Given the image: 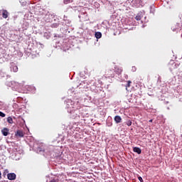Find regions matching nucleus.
<instances>
[{
  "label": "nucleus",
  "instance_id": "nucleus-22",
  "mask_svg": "<svg viewBox=\"0 0 182 182\" xmlns=\"http://www.w3.org/2000/svg\"><path fill=\"white\" fill-rule=\"evenodd\" d=\"M136 0H133V2H136Z\"/></svg>",
  "mask_w": 182,
  "mask_h": 182
},
{
  "label": "nucleus",
  "instance_id": "nucleus-7",
  "mask_svg": "<svg viewBox=\"0 0 182 182\" xmlns=\"http://www.w3.org/2000/svg\"><path fill=\"white\" fill-rule=\"evenodd\" d=\"M11 70H13V72H18V66L15 65V63H11Z\"/></svg>",
  "mask_w": 182,
  "mask_h": 182
},
{
  "label": "nucleus",
  "instance_id": "nucleus-19",
  "mask_svg": "<svg viewBox=\"0 0 182 182\" xmlns=\"http://www.w3.org/2000/svg\"><path fill=\"white\" fill-rule=\"evenodd\" d=\"M108 77H114V73L111 74Z\"/></svg>",
  "mask_w": 182,
  "mask_h": 182
},
{
  "label": "nucleus",
  "instance_id": "nucleus-6",
  "mask_svg": "<svg viewBox=\"0 0 182 182\" xmlns=\"http://www.w3.org/2000/svg\"><path fill=\"white\" fill-rule=\"evenodd\" d=\"M114 120L116 123H122V117L117 115L114 117Z\"/></svg>",
  "mask_w": 182,
  "mask_h": 182
},
{
  "label": "nucleus",
  "instance_id": "nucleus-12",
  "mask_svg": "<svg viewBox=\"0 0 182 182\" xmlns=\"http://www.w3.org/2000/svg\"><path fill=\"white\" fill-rule=\"evenodd\" d=\"M130 85H132V81L128 80V81H127V85H126V87H130Z\"/></svg>",
  "mask_w": 182,
  "mask_h": 182
},
{
  "label": "nucleus",
  "instance_id": "nucleus-5",
  "mask_svg": "<svg viewBox=\"0 0 182 182\" xmlns=\"http://www.w3.org/2000/svg\"><path fill=\"white\" fill-rule=\"evenodd\" d=\"M1 134H3V136H9V129L5 127L3 129H1Z\"/></svg>",
  "mask_w": 182,
  "mask_h": 182
},
{
  "label": "nucleus",
  "instance_id": "nucleus-15",
  "mask_svg": "<svg viewBox=\"0 0 182 182\" xmlns=\"http://www.w3.org/2000/svg\"><path fill=\"white\" fill-rule=\"evenodd\" d=\"M8 173H9V171H8V169H5L4 173H3V175L4 176H6V174H8Z\"/></svg>",
  "mask_w": 182,
  "mask_h": 182
},
{
  "label": "nucleus",
  "instance_id": "nucleus-17",
  "mask_svg": "<svg viewBox=\"0 0 182 182\" xmlns=\"http://www.w3.org/2000/svg\"><path fill=\"white\" fill-rule=\"evenodd\" d=\"M136 70H137V68L135 66H133L132 68V72H136Z\"/></svg>",
  "mask_w": 182,
  "mask_h": 182
},
{
  "label": "nucleus",
  "instance_id": "nucleus-21",
  "mask_svg": "<svg viewBox=\"0 0 182 182\" xmlns=\"http://www.w3.org/2000/svg\"><path fill=\"white\" fill-rule=\"evenodd\" d=\"M0 180H2V173L0 171Z\"/></svg>",
  "mask_w": 182,
  "mask_h": 182
},
{
  "label": "nucleus",
  "instance_id": "nucleus-1",
  "mask_svg": "<svg viewBox=\"0 0 182 182\" xmlns=\"http://www.w3.org/2000/svg\"><path fill=\"white\" fill-rule=\"evenodd\" d=\"M7 178L9 180H16V174H15L14 173H10L7 174Z\"/></svg>",
  "mask_w": 182,
  "mask_h": 182
},
{
  "label": "nucleus",
  "instance_id": "nucleus-20",
  "mask_svg": "<svg viewBox=\"0 0 182 182\" xmlns=\"http://www.w3.org/2000/svg\"><path fill=\"white\" fill-rule=\"evenodd\" d=\"M50 182H58V181L56 179H52Z\"/></svg>",
  "mask_w": 182,
  "mask_h": 182
},
{
  "label": "nucleus",
  "instance_id": "nucleus-2",
  "mask_svg": "<svg viewBox=\"0 0 182 182\" xmlns=\"http://www.w3.org/2000/svg\"><path fill=\"white\" fill-rule=\"evenodd\" d=\"M114 73H116L117 75H122V72H123V69L122 68H118L117 66H115L114 67Z\"/></svg>",
  "mask_w": 182,
  "mask_h": 182
},
{
  "label": "nucleus",
  "instance_id": "nucleus-8",
  "mask_svg": "<svg viewBox=\"0 0 182 182\" xmlns=\"http://www.w3.org/2000/svg\"><path fill=\"white\" fill-rule=\"evenodd\" d=\"M134 153H137V154H141V149L139 147H134Z\"/></svg>",
  "mask_w": 182,
  "mask_h": 182
},
{
  "label": "nucleus",
  "instance_id": "nucleus-10",
  "mask_svg": "<svg viewBox=\"0 0 182 182\" xmlns=\"http://www.w3.org/2000/svg\"><path fill=\"white\" fill-rule=\"evenodd\" d=\"M7 122L9 123V124H12L14 123V119H12V117H9L7 118Z\"/></svg>",
  "mask_w": 182,
  "mask_h": 182
},
{
  "label": "nucleus",
  "instance_id": "nucleus-18",
  "mask_svg": "<svg viewBox=\"0 0 182 182\" xmlns=\"http://www.w3.org/2000/svg\"><path fill=\"white\" fill-rule=\"evenodd\" d=\"M138 179L139 180L140 182H143V178H141V176H139Z\"/></svg>",
  "mask_w": 182,
  "mask_h": 182
},
{
  "label": "nucleus",
  "instance_id": "nucleus-11",
  "mask_svg": "<svg viewBox=\"0 0 182 182\" xmlns=\"http://www.w3.org/2000/svg\"><path fill=\"white\" fill-rule=\"evenodd\" d=\"M72 2H73V0H63V4H65V5H68V4H72Z\"/></svg>",
  "mask_w": 182,
  "mask_h": 182
},
{
  "label": "nucleus",
  "instance_id": "nucleus-9",
  "mask_svg": "<svg viewBox=\"0 0 182 182\" xmlns=\"http://www.w3.org/2000/svg\"><path fill=\"white\" fill-rule=\"evenodd\" d=\"M95 38L97 39H100V38H102V33L100 32H96L95 33Z\"/></svg>",
  "mask_w": 182,
  "mask_h": 182
},
{
  "label": "nucleus",
  "instance_id": "nucleus-16",
  "mask_svg": "<svg viewBox=\"0 0 182 182\" xmlns=\"http://www.w3.org/2000/svg\"><path fill=\"white\" fill-rule=\"evenodd\" d=\"M6 114L0 111V117H5Z\"/></svg>",
  "mask_w": 182,
  "mask_h": 182
},
{
  "label": "nucleus",
  "instance_id": "nucleus-23",
  "mask_svg": "<svg viewBox=\"0 0 182 182\" xmlns=\"http://www.w3.org/2000/svg\"><path fill=\"white\" fill-rule=\"evenodd\" d=\"M149 122H153V119L149 120Z\"/></svg>",
  "mask_w": 182,
  "mask_h": 182
},
{
  "label": "nucleus",
  "instance_id": "nucleus-3",
  "mask_svg": "<svg viewBox=\"0 0 182 182\" xmlns=\"http://www.w3.org/2000/svg\"><path fill=\"white\" fill-rule=\"evenodd\" d=\"M0 14H1L2 18H4V19H6V18H8V15H9L8 11L3 9L0 11Z\"/></svg>",
  "mask_w": 182,
  "mask_h": 182
},
{
  "label": "nucleus",
  "instance_id": "nucleus-14",
  "mask_svg": "<svg viewBox=\"0 0 182 182\" xmlns=\"http://www.w3.org/2000/svg\"><path fill=\"white\" fill-rule=\"evenodd\" d=\"M135 19H136V21H141V16H136L135 17Z\"/></svg>",
  "mask_w": 182,
  "mask_h": 182
},
{
  "label": "nucleus",
  "instance_id": "nucleus-13",
  "mask_svg": "<svg viewBox=\"0 0 182 182\" xmlns=\"http://www.w3.org/2000/svg\"><path fill=\"white\" fill-rule=\"evenodd\" d=\"M126 124L127 126H130L132 124V121L130 119L127 120L126 122Z\"/></svg>",
  "mask_w": 182,
  "mask_h": 182
},
{
  "label": "nucleus",
  "instance_id": "nucleus-4",
  "mask_svg": "<svg viewBox=\"0 0 182 182\" xmlns=\"http://www.w3.org/2000/svg\"><path fill=\"white\" fill-rule=\"evenodd\" d=\"M16 137H23L25 134H23V131L22 130H17L16 132L15 133Z\"/></svg>",
  "mask_w": 182,
  "mask_h": 182
}]
</instances>
